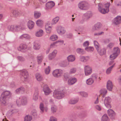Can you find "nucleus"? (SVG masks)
Here are the masks:
<instances>
[{
  "mask_svg": "<svg viewBox=\"0 0 121 121\" xmlns=\"http://www.w3.org/2000/svg\"><path fill=\"white\" fill-rule=\"evenodd\" d=\"M78 8L81 9L86 10L88 9V3L85 1L80 2L78 4Z\"/></svg>",
  "mask_w": 121,
  "mask_h": 121,
  "instance_id": "nucleus-5",
  "label": "nucleus"
},
{
  "mask_svg": "<svg viewBox=\"0 0 121 121\" xmlns=\"http://www.w3.org/2000/svg\"><path fill=\"white\" fill-rule=\"evenodd\" d=\"M67 60L69 62H73L75 60V56H74L72 55H69L68 56Z\"/></svg>",
  "mask_w": 121,
  "mask_h": 121,
  "instance_id": "nucleus-29",
  "label": "nucleus"
},
{
  "mask_svg": "<svg viewBox=\"0 0 121 121\" xmlns=\"http://www.w3.org/2000/svg\"><path fill=\"white\" fill-rule=\"evenodd\" d=\"M115 65V64H114L107 69L106 71V73L107 74H109L111 73L112 69L114 67Z\"/></svg>",
  "mask_w": 121,
  "mask_h": 121,
  "instance_id": "nucleus-38",
  "label": "nucleus"
},
{
  "mask_svg": "<svg viewBox=\"0 0 121 121\" xmlns=\"http://www.w3.org/2000/svg\"><path fill=\"white\" fill-rule=\"evenodd\" d=\"M110 4V3L104 4L101 3L98 4V9L99 11L102 14H105L109 11V7Z\"/></svg>",
  "mask_w": 121,
  "mask_h": 121,
  "instance_id": "nucleus-1",
  "label": "nucleus"
},
{
  "mask_svg": "<svg viewBox=\"0 0 121 121\" xmlns=\"http://www.w3.org/2000/svg\"><path fill=\"white\" fill-rule=\"evenodd\" d=\"M21 38H24L27 39H29L30 38V36L26 34H24L21 36Z\"/></svg>",
  "mask_w": 121,
  "mask_h": 121,
  "instance_id": "nucleus-51",
  "label": "nucleus"
},
{
  "mask_svg": "<svg viewBox=\"0 0 121 121\" xmlns=\"http://www.w3.org/2000/svg\"><path fill=\"white\" fill-rule=\"evenodd\" d=\"M93 14L90 11L87 12L85 13L84 15L85 16L86 19L88 20L91 18Z\"/></svg>",
  "mask_w": 121,
  "mask_h": 121,
  "instance_id": "nucleus-23",
  "label": "nucleus"
},
{
  "mask_svg": "<svg viewBox=\"0 0 121 121\" xmlns=\"http://www.w3.org/2000/svg\"><path fill=\"white\" fill-rule=\"evenodd\" d=\"M27 26L29 29H32L34 27V23L33 21L30 20L27 23Z\"/></svg>",
  "mask_w": 121,
  "mask_h": 121,
  "instance_id": "nucleus-24",
  "label": "nucleus"
},
{
  "mask_svg": "<svg viewBox=\"0 0 121 121\" xmlns=\"http://www.w3.org/2000/svg\"><path fill=\"white\" fill-rule=\"evenodd\" d=\"M11 13V16L14 17H17L21 15L20 12L15 10H12Z\"/></svg>",
  "mask_w": 121,
  "mask_h": 121,
  "instance_id": "nucleus-11",
  "label": "nucleus"
},
{
  "mask_svg": "<svg viewBox=\"0 0 121 121\" xmlns=\"http://www.w3.org/2000/svg\"><path fill=\"white\" fill-rule=\"evenodd\" d=\"M57 119L55 117H52L50 119V121H57Z\"/></svg>",
  "mask_w": 121,
  "mask_h": 121,
  "instance_id": "nucleus-63",
  "label": "nucleus"
},
{
  "mask_svg": "<svg viewBox=\"0 0 121 121\" xmlns=\"http://www.w3.org/2000/svg\"><path fill=\"white\" fill-rule=\"evenodd\" d=\"M57 109V107L55 105L52 106L51 108V112L53 113H54L56 112Z\"/></svg>",
  "mask_w": 121,
  "mask_h": 121,
  "instance_id": "nucleus-35",
  "label": "nucleus"
},
{
  "mask_svg": "<svg viewBox=\"0 0 121 121\" xmlns=\"http://www.w3.org/2000/svg\"><path fill=\"white\" fill-rule=\"evenodd\" d=\"M27 47V45L25 44H21L17 48L18 51L22 52H24L26 51Z\"/></svg>",
  "mask_w": 121,
  "mask_h": 121,
  "instance_id": "nucleus-10",
  "label": "nucleus"
},
{
  "mask_svg": "<svg viewBox=\"0 0 121 121\" xmlns=\"http://www.w3.org/2000/svg\"><path fill=\"white\" fill-rule=\"evenodd\" d=\"M10 93L9 91H6L3 92L1 94L0 99L1 103L5 105L8 98V96L10 95Z\"/></svg>",
  "mask_w": 121,
  "mask_h": 121,
  "instance_id": "nucleus-3",
  "label": "nucleus"
},
{
  "mask_svg": "<svg viewBox=\"0 0 121 121\" xmlns=\"http://www.w3.org/2000/svg\"><path fill=\"white\" fill-rule=\"evenodd\" d=\"M43 91L45 94L46 95H48L51 92L48 86L46 85H44L43 89Z\"/></svg>",
  "mask_w": 121,
  "mask_h": 121,
  "instance_id": "nucleus-14",
  "label": "nucleus"
},
{
  "mask_svg": "<svg viewBox=\"0 0 121 121\" xmlns=\"http://www.w3.org/2000/svg\"><path fill=\"white\" fill-rule=\"evenodd\" d=\"M37 25L39 26H41L43 25V21L41 19H39L36 22Z\"/></svg>",
  "mask_w": 121,
  "mask_h": 121,
  "instance_id": "nucleus-40",
  "label": "nucleus"
},
{
  "mask_svg": "<svg viewBox=\"0 0 121 121\" xmlns=\"http://www.w3.org/2000/svg\"><path fill=\"white\" fill-rule=\"evenodd\" d=\"M89 58L87 56H81L80 58V60L82 62H85L88 60Z\"/></svg>",
  "mask_w": 121,
  "mask_h": 121,
  "instance_id": "nucleus-32",
  "label": "nucleus"
},
{
  "mask_svg": "<svg viewBox=\"0 0 121 121\" xmlns=\"http://www.w3.org/2000/svg\"><path fill=\"white\" fill-rule=\"evenodd\" d=\"M117 56H118L116 55L113 53V54L110 55V57L111 60H113L115 59Z\"/></svg>",
  "mask_w": 121,
  "mask_h": 121,
  "instance_id": "nucleus-54",
  "label": "nucleus"
},
{
  "mask_svg": "<svg viewBox=\"0 0 121 121\" xmlns=\"http://www.w3.org/2000/svg\"><path fill=\"white\" fill-rule=\"evenodd\" d=\"M108 113L111 118L113 119L115 116V113L114 111L112 109H108L107 111Z\"/></svg>",
  "mask_w": 121,
  "mask_h": 121,
  "instance_id": "nucleus-12",
  "label": "nucleus"
},
{
  "mask_svg": "<svg viewBox=\"0 0 121 121\" xmlns=\"http://www.w3.org/2000/svg\"><path fill=\"white\" fill-rule=\"evenodd\" d=\"M20 98L17 99L16 101V103L17 105L19 106L21 104L23 105L26 104L27 103V100L26 98L25 97H22L21 101L20 102Z\"/></svg>",
  "mask_w": 121,
  "mask_h": 121,
  "instance_id": "nucleus-7",
  "label": "nucleus"
},
{
  "mask_svg": "<svg viewBox=\"0 0 121 121\" xmlns=\"http://www.w3.org/2000/svg\"><path fill=\"white\" fill-rule=\"evenodd\" d=\"M57 51L55 50L51 53H50L49 55V60H51L54 58L57 53Z\"/></svg>",
  "mask_w": 121,
  "mask_h": 121,
  "instance_id": "nucleus-15",
  "label": "nucleus"
},
{
  "mask_svg": "<svg viewBox=\"0 0 121 121\" xmlns=\"http://www.w3.org/2000/svg\"><path fill=\"white\" fill-rule=\"evenodd\" d=\"M59 17H56L54 18L52 21V23L53 24H54L56 23L59 20Z\"/></svg>",
  "mask_w": 121,
  "mask_h": 121,
  "instance_id": "nucleus-49",
  "label": "nucleus"
},
{
  "mask_svg": "<svg viewBox=\"0 0 121 121\" xmlns=\"http://www.w3.org/2000/svg\"><path fill=\"white\" fill-rule=\"evenodd\" d=\"M13 113V111H9L7 113V115L8 117H10L11 116Z\"/></svg>",
  "mask_w": 121,
  "mask_h": 121,
  "instance_id": "nucleus-58",
  "label": "nucleus"
},
{
  "mask_svg": "<svg viewBox=\"0 0 121 121\" xmlns=\"http://www.w3.org/2000/svg\"><path fill=\"white\" fill-rule=\"evenodd\" d=\"M78 101V99H70L69 101V104H74L76 103Z\"/></svg>",
  "mask_w": 121,
  "mask_h": 121,
  "instance_id": "nucleus-39",
  "label": "nucleus"
},
{
  "mask_svg": "<svg viewBox=\"0 0 121 121\" xmlns=\"http://www.w3.org/2000/svg\"><path fill=\"white\" fill-rule=\"evenodd\" d=\"M76 71V68H73L71 69L69 72V73L71 74L75 73Z\"/></svg>",
  "mask_w": 121,
  "mask_h": 121,
  "instance_id": "nucleus-53",
  "label": "nucleus"
},
{
  "mask_svg": "<svg viewBox=\"0 0 121 121\" xmlns=\"http://www.w3.org/2000/svg\"><path fill=\"white\" fill-rule=\"evenodd\" d=\"M96 50L100 55H103L106 53V49L104 48H102L101 47Z\"/></svg>",
  "mask_w": 121,
  "mask_h": 121,
  "instance_id": "nucleus-13",
  "label": "nucleus"
},
{
  "mask_svg": "<svg viewBox=\"0 0 121 121\" xmlns=\"http://www.w3.org/2000/svg\"><path fill=\"white\" fill-rule=\"evenodd\" d=\"M41 47L40 44L37 41H35L34 43L33 48L35 50H39Z\"/></svg>",
  "mask_w": 121,
  "mask_h": 121,
  "instance_id": "nucleus-18",
  "label": "nucleus"
},
{
  "mask_svg": "<svg viewBox=\"0 0 121 121\" xmlns=\"http://www.w3.org/2000/svg\"><path fill=\"white\" fill-rule=\"evenodd\" d=\"M77 52L80 54H83L84 53V50L81 48H78L76 50Z\"/></svg>",
  "mask_w": 121,
  "mask_h": 121,
  "instance_id": "nucleus-46",
  "label": "nucleus"
},
{
  "mask_svg": "<svg viewBox=\"0 0 121 121\" xmlns=\"http://www.w3.org/2000/svg\"><path fill=\"white\" fill-rule=\"evenodd\" d=\"M14 27V25H9L8 26V29L9 30L12 31V30H13V28Z\"/></svg>",
  "mask_w": 121,
  "mask_h": 121,
  "instance_id": "nucleus-55",
  "label": "nucleus"
},
{
  "mask_svg": "<svg viewBox=\"0 0 121 121\" xmlns=\"http://www.w3.org/2000/svg\"><path fill=\"white\" fill-rule=\"evenodd\" d=\"M63 73V71L61 69H58L54 70L52 72V75L55 77L58 78L60 77Z\"/></svg>",
  "mask_w": 121,
  "mask_h": 121,
  "instance_id": "nucleus-4",
  "label": "nucleus"
},
{
  "mask_svg": "<svg viewBox=\"0 0 121 121\" xmlns=\"http://www.w3.org/2000/svg\"><path fill=\"white\" fill-rule=\"evenodd\" d=\"M101 25L99 23H98L95 24L93 27L92 31H94L96 30H98L101 27Z\"/></svg>",
  "mask_w": 121,
  "mask_h": 121,
  "instance_id": "nucleus-20",
  "label": "nucleus"
},
{
  "mask_svg": "<svg viewBox=\"0 0 121 121\" xmlns=\"http://www.w3.org/2000/svg\"><path fill=\"white\" fill-rule=\"evenodd\" d=\"M35 77L37 80L39 81H41L43 80L42 75L39 73H37L35 74Z\"/></svg>",
  "mask_w": 121,
  "mask_h": 121,
  "instance_id": "nucleus-25",
  "label": "nucleus"
},
{
  "mask_svg": "<svg viewBox=\"0 0 121 121\" xmlns=\"http://www.w3.org/2000/svg\"><path fill=\"white\" fill-rule=\"evenodd\" d=\"M18 59L21 61H25V59L22 56H17Z\"/></svg>",
  "mask_w": 121,
  "mask_h": 121,
  "instance_id": "nucleus-59",
  "label": "nucleus"
},
{
  "mask_svg": "<svg viewBox=\"0 0 121 121\" xmlns=\"http://www.w3.org/2000/svg\"><path fill=\"white\" fill-rule=\"evenodd\" d=\"M45 28L46 32L48 33H50L52 30L51 26H49L48 24H46L45 25Z\"/></svg>",
  "mask_w": 121,
  "mask_h": 121,
  "instance_id": "nucleus-28",
  "label": "nucleus"
},
{
  "mask_svg": "<svg viewBox=\"0 0 121 121\" xmlns=\"http://www.w3.org/2000/svg\"><path fill=\"white\" fill-rule=\"evenodd\" d=\"M91 78H92V79H93L94 81L96 79H97V76L96 74H94L92 75H91Z\"/></svg>",
  "mask_w": 121,
  "mask_h": 121,
  "instance_id": "nucleus-56",
  "label": "nucleus"
},
{
  "mask_svg": "<svg viewBox=\"0 0 121 121\" xmlns=\"http://www.w3.org/2000/svg\"><path fill=\"white\" fill-rule=\"evenodd\" d=\"M31 119V117L29 115H27L24 118V121H30Z\"/></svg>",
  "mask_w": 121,
  "mask_h": 121,
  "instance_id": "nucleus-48",
  "label": "nucleus"
},
{
  "mask_svg": "<svg viewBox=\"0 0 121 121\" xmlns=\"http://www.w3.org/2000/svg\"><path fill=\"white\" fill-rule=\"evenodd\" d=\"M50 68L49 66H48L45 69V72L46 74H48L50 72Z\"/></svg>",
  "mask_w": 121,
  "mask_h": 121,
  "instance_id": "nucleus-52",
  "label": "nucleus"
},
{
  "mask_svg": "<svg viewBox=\"0 0 121 121\" xmlns=\"http://www.w3.org/2000/svg\"><path fill=\"white\" fill-rule=\"evenodd\" d=\"M38 97V91L36 90L33 97V99L35 101L37 100Z\"/></svg>",
  "mask_w": 121,
  "mask_h": 121,
  "instance_id": "nucleus-31",
  "label": "nucleus"
},
{
  "mask_svg": "<svg viewBox=\"0 0 121 121\" xmlns=\"http://www.w3.org/2000/svg\"><path fill=\"white\" fill-rule=\"evenodd\" d=\"M92 69L91 67L89 65L85 66L84 67V72L86 76L90 75L91 73Z\"/></svg>",
  "mask_w": 121,
  "mask_h": 121,
  "instance_id": "nucleus-9",
  "label": "nucleus"
},
{
  "mask_svg": "<svg viewBox=\"0 0 121 121\" xmlns=\"http://www.w3.org/2000/svg\"><path fill=\"white\" fill-rule=\"evenodd\" d=\"M104 32L103 31H101L100 32H99L98 33H95L94 34V35L95 36H97L101 35L103 34Z\"/></svg>",
  "mask_w": 121,
  "mask_h": 121,
  "instance_id": "nucleus-60",
  "label": "nucleus"
},
{
  "mask_svg": "<svg viewBox=\"0 0 121 121\" xmlns=\"http://www.w3.org/2000/svg\"><path fill=\"white\" fill-rule=\"evenodd\" d=\"M89 44V43L88 41H86L83 44V45L84 47L88 46Z\"/></svg>",
  "mask_w": 121,
  "mask_h": 121,
  "instance_id": "nucleus-61",
  "label": "nucleus"
},
{
  "mask_svg": "<svg viewBox=\"0 0 121 121\" xmlns=\"http://www.w3.org/2000/svg\"><path fill=\"white\" fill-rule=\"evenodd\" d=\"M114 44L112 43H109L107 47L108 48L110 49L113 46Z\"/></svg>",
  "mask_w": 121,
  "mask_h": 121,
  "instance_id": "nucleus-62",
  "label": "nucleus"
},
{
  "mask_svg": "<svg viewBox=\"0 0 121 121\" xmlns=\"http://www.w3.org/2000/svg\"><path fill=\"white\" fill-rule=\"evenodd\" d=\"M25 90V88L22 87L17 89L16 90V91L17 94H22L24 92Z\"/></svg>",
  "mask_w": 121,
  "mask_h": 121,
  "instance_id": "nucleus-26",
  "label": "nucleus"
},
{
  "mask_svg": "<svg viewBox=\"0 0 121 121\" xmlns=\"http://www.w3.org/2000/svg\"><path fill=\"white\" fill-rule=\"evenodd\" d=\"M55 4L54 2L51 1L48 2L46 4V6L48 9H50L54 6Z\"/></svg>",
  "mask_w": 121,
  "mask_h": 121,
  "instance_id": "nucleus-21",
  "label": "nucleus"
},
{
  "mask_svg": "<svg viewBox=\"0 0 121 121\" xmlns=\"http://www.w3.org/2000/svg\"><path fill=\"white\" fill-rule=\"evenodd\" d=\"M95 108L97 110L99 111H100L101 109V106L98 105L96 106Z\"/></svg>",
  "mask_w": 121,
  "mask_h": 121,
  "instance_id": "nucleus-64",
  "label": "nucleus"
},
{
  "mask_svg": "<svg viewBox=\"0 0 121 121\" xmlns=\"http://www.w3.org/2000/svg\"><path fill=\"white\" fill-rule=\"evenodd\" d=\"M50 39L52 41H54L57 39L58 37L56 35H54L51 36Z\"/></svg>",
  "mask_w": 121,
  "mask_h": 121,
  "instance_id": "nucleus-50",
  "label": "nucleus"
},
{
  "mask_svg": "<svg viewBox=\"0 0 121 121\" xmlns=\"http://www.w3.org/2000/svg\"><path fill=\"white\" fill-rule=\"evenodd\" d=\"M57 33L60 34H62L65 32V31L64 28L61 26H59L58 27L57 29Z\"/></svg>",
  "mask_w": 121,
  "mask_h": 121,
  "instance_id": "nucleus-19",
  "label": "nucleus"
},
{
  "mask_svg": "<svg viewBox=\"0 0 121 121\" xmlns=\"http://www.w3.org/2000/svg\"><path fill=\"white\" fill-rule=\"evenodd\" d=\"M94 80L91 78L87 79L86 81V84L89 85H91L93 83Z\"/></svg>",
  "mask_w": 121,
  "mask_h": 121,
  "instance_id": "nucleus-33",
  "label": "nucleus"
},
{
  "mask_svg": "<svg viewBox=\"0 0 121 121\" xmlns=\"http://www.w3.org/2000/svg\"><path fill=\"white\" fill-rule=\"evenodd\" d=\"M113 86L112 81L110 80H108L107 83V88L108 90L112 91Z\"/></svg>",
  "mask_w": 121,
  "mask_h": 121,
  "instance_id": "nucleus-16",
  "label": "nucleus"
},
{
  "mask_svg": "<svg viewBox=\"0 0 121 121\" xmlns=\"http://www.w3.org/2000/svg\"><path fill=\"white\" fill-rule=\"evenodd\" d=\"M121 22V17L120 16H117L114 18L113 23L116 25H118Z\"/></svg>",
  "mask_w": 121,
  "mask_h": 121,
  "instance_id": "nucleus-17",
  "label": "nucleus"
},
{
  "mask_svg": "<svg viewBox=\"0 0 121 121\" xmlns=\"http://www.w3.org/2000/svg\"><path fill=\"white\" fill-rule=\"evenodd\" d=\"M40 108L41 110L40 112L41 113L43 112L44 110V106L42 103H41L40 105Z\"/></svg>",
  "mask_w": 121,
  "mask_h": 121,
  "instance_id": "nucleus-45",
  "label": "nucleus"
},
{
  "mask_svg": "<svg viewBox=\"0 0 121 121\" xmlns=\"http://www.w3.org/2000/svg\"><path fill=\"white\" fill-rule=\"evenodd\" d=\"M120 50L118 47L115 48L113 49V53L116 55L118 56L120 54Z\"/></svg>",
  "mask_w": 121,
  "mask_h": 121,
  "instance_id": "nucleus-30",
  "label": "nucleus"
},
{
  "mask_svg": "<svg viewBox=\"0 0 121 121\" xmlns=\"http://www.w3.org/2000/svg\"><path fill=\"white\" fill-rule=\"evenodd\" d=\"M94 43L95 47V48L96 50L97 49L100 47V45L97 41H94Z\"/></svg>",
  "mask_w": 121,
  "mask_h": 121,
  "instance_id": "nucleus-43",
  "label": "nucleus"
},
{
  "mask_svg": "<svg viewBox=\"0 0 121 121\" xmlns=\"http://www.w3.org/2000/svg\"><path fill=\"white\" fill-rule=\"evenodd\" d=\"M101 121H109V119L106 114L104 115L101 118Z\"/></svg>",
  "mask_w": 121,
  "mask_h": 121,
  "instance_id": "nucleus-34",
  "label": "nucleus"
},
{
  "mask_svg": "<svg viewBox=\"0 0 121 121\" xmlns=\"http://www.w3.org/2000/svg\"><path fill=\"white\" fill-rule=\"evenodd\" d=\"M31 114L32 116L35 117H36L37 115L36 111L35 110L32 111Z\"/></svg>",
  "mask_w": 121,
  "mask_h": 121,
  "instance_id": "nucleus-57",
  "label": "nucleus"
},
{
  "mask_svg": "<svg viewBox=\"0 0 121 121\" xmlns=\"http://www.w3.org/2000/svg\"><path fill=\"white\" fill-rule=\"evenodd\" d=\"M65 91L63 87H61L53 92V97L57 99H60L63 98L65 93Z\"/></svg>",
  "mask_w": 121,
  "mask_h": 121,
  "instance_id": "nucleus-2",
  "label": "nucleus"
},
{
  "mask_svg": "<svg viewBox=\"0 0 121 121\" xmlns=\"http://www.w3.org/2000/svg\"><path fill=\"white\" fill-rule=\"evenodd\" d=\"M77 81V79L76 78H73L69 80L68 81V83L69 85H72L76 82Z\"/></svg>",
  "mask_w": 121,
  "mask_h": 121,
  "instance_id": "nucleus-22",
  "label": "nucleus"
},
{
  "mask_svg": "<svg viewBox=\"0 0 121 121\" xmlns=\"http://www.w3.org/2000/svg\"><path fill=\"white\" fill-rule=\"evenodd\" d=\"M43 34V31L42 30H39L36 34V36L39 37L42 36Z\"/></svg>",
  "mask_w": 121,
  "mask_h": 121,
  "instance_id": "nucleus-36",
  "label": "nucleus"
},
{
  "mask_svg": "<svg viewBox=\"0 0 121 121\" xmlns=\"http://www.w3.org/2000/svg\"><path fill=\"white\" fill-rule=\"evenodd\" d=\"M100 94L102 97H104L107 93V91L106 89H103L100 91Z\"/></svg>",
  "mask_w": 121,
  "mask_h": 121,
  "instance_id": "nucleus-27",
  "label": "nucleus"
},
{
  "mask_svg": "<svg viewBox=\"0 0 121 121\" xmlns=\"http://www.w3.org/2000/svg\"><path fill=\"white\" fill-rule=\"evenodd\" d=\"M20 75H21V78L22 80L24 81L27 80L29 75L28 72L26 70H22L21 72Z\"/></svg>",
  "mask_w": 121,
  "mask_h": 121,
  "instance_id": "nucleus-6",
  "label": "nucleus"
},
{
  "mask_svg": "<svg viewBox=\"0 0 121 121\" xmlns=\"http://www.w3.org/2000/svg\"><path fill=\"white\" fill-rule=\"evenodd\" d=\"M41 14L40 12L37 11H35L34 13V16L36 18H38L40 17Z\"/></svg>",
  "mask_w": 121,
  "mask_h": 121,
  "instance_id": "nucleus-37",
  "label": "nucleus"
},
{
  "mask_svg": "<svg viewBox=\"0 0 121 121\" xmlns=\"http://www.w3.org/2000/svg\"><path fill=\"white\" fill-rule=\"evenodd\" d=\"M111 99L109 97H105L104 100V103L105 106L108 108H111V107L110 103Z\"/></svg>",
  "mask_w": 121,
  "mask_h": 121,
  "instance_id": "nucleus-8",
  "label": "nucleus"
},
{
  "mask_svg": "<svg viewBox=\"0 0 121 121\" xmlns=\"http://www.w3.org/2000/svg\"><path fill=\"white\" fill-rule=\"evenodd\" d=\"M43 58V56H37V61L39 64H40L41 63Z\"/></svg>",
  "mask_w": 121,
  "mask_h": 121,
  "instance_id": "nucleus-44",
  "label": "nucleus"
},
{
  "mask_svg": "<svg viewBox=\"0 0 121 121\" xmlns=\"http://www.w3.org/2000/svg\"><path fill=\"white\" fill-rule=\"evenodd\" d=\"M22 27L20 26L15 25L14 32H17L20 31Z\"/></svg>",
  "mask_w": 121,
  "mask_h": 121,
  "instance_id": "nucleus-41",
  "label": "nucleus"
},
{
  "mask_svg": "<svg viewBox=\"0 0 121 121\" xmlns=\"http://www.w3.org/2000/svg\"><path fill=\"white\" fill-rule=\"evenodd\" d=\"M85 50L88 52H91L94 50V48L92 47H89L85 48Z\"/></svg>",
  "mask_w": 121,
  "mask_h": 121,
  "instance_id": "nucleus-47",
  "label": "nucleus"
},
{
  "mask_svg": "<svg viewBox=\"0 0 121 121\" xmlns=\"http://www.w3.org/2000/svg\"><path fill=\"white\" fill-rule=\"evenodd\" d=\"M79 93L82 97H86L88 96V94L86 92L84 91L80 92Z\"/></svg>",
  "mask_w": 121,
  "mask_h": 121,
  "instance_id": "nucleus-42",
  "label": "nucleus"
}]
</instances>
